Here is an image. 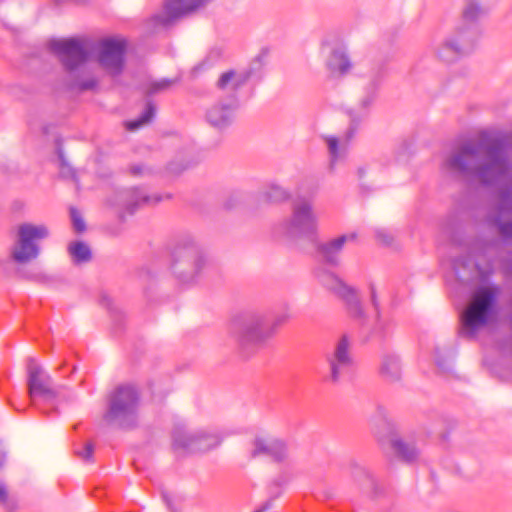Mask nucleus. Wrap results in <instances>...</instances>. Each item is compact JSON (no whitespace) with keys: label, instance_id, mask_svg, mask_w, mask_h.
<instances>
[{"label":"nucleus","instance_id":"1","mask_svg":"<svg viewBox=\"0 0 512 512\" xmlns=\"http://www.w3.org/2000/svg\"><path fill=\"white\" fill-rule=\"evenodd\" d=\"M505 149L506 142L501 137L466 142L445 160L444 166L452 173L492 186L511 169Z\"/></svg>","mask_w":512,"mask_h":512},{"label":"nucleus","instance_id":"2","mask_svg":"<svg viewBox=\"0 0 512 512\" xmlns=\"http://www.w3.org/2000/svg\"><path fill=\"white\" fill-rule=\"evenodd\" d=\"M318 281L328 290L332 291L345 303L346 309L350 317L357 321L363 333H368L367 339H374L384 342L389 339L394 331L395 322L389 315H384L381 311L380 303L374 284L369 285L370 299L375 312V321L371 329L365 326L367 316L363 310L359 300L357 290L347 285L335 273L326 269H319L316 273Z\"/></svg>","mask_w":512,"mask_h":512},{"label":"nucleus","instance_id":"3","mask_svg":"<svg viewBox=\"0 0 512 512\" xmlns=\"http://www.w3.org/2000/svg\"><path fill=\"white\" fill-rule=\"evenodd\" d=\"M286 319L285 314L276 315L272 311H244L233 318L230 331L243 356L250 357L265 346Z\"/></svg>","mask_w":512,"mask_h":512},{"label":"nucleus","instance_id":"4","mask_svg":"<svg viewBox=\"0 0 512 512\" xmlns=\"http://www.w3.org/2000/svg\"><path fill=\"white\" fill-rule=\"evenodd\" d=\"M482 15L484 10L478 1L467 0L461 24L438 49V57L445 62H453L471 53L480 37L479 19Z\"/></svg>","mask_w":512,"mask_h":512},{"label":"nucleus","instance_id":"5","mask_svg":"<svg viewBox=\"0 0 512 512\" xmlns=\"http://www.w3.org/2000/svg\"><path fill=\"white\" fill-rule=\"evenodd\" d=\"M382 82V73L373 75L364 88V94L359 101L357 108L347 110L349 126L342 136V143L336 136H325L324 139L330 154V168L333 169L336 163L343 157L349 144L358 134L361 124L368 118L372 104L374 103L378 89Z\"/></svg>","mask_w":512,"mask_h":512},{"label":"nucleus","instance_id":"6","mask_svg":"<svg viewBox=\"0 0 512 512\" xmlns=\"http://www.w3.org/2000/svg\"><path fill=\"white\" fill-rule=\"evenodd\" d=\"M207 265L208 259L203 248L191 234L183 233L176 238L171 251L170 269L179 283H195Z\"/></svg>","mask_w":512,"mask_h":512},{"label":"nucleus","instance_id":"7","mask_svg":"<svg viewBox=\"0 0 512 512\" xmlns=\"http://www.w3.org/2000/svg\"><path fill=\"white\" fill-rule=\"evenodd\" d=\"M499 293L500 288L494 283L476 288L471 305L461 314V337L474 338L477 331L490 321L497 312Z\"/></svg>","mask_w":512,"mask_h":512},{"label":"nucleus","instance_id":"8","mask_svg":"<svg viewBox=\"0 0 512 512\" xmlns=\"http://www.w3.org/2000/svg\"><path fill=\"white\" fill-rule=\"evenodd\" d=\"M140 402L139 390L131 384L118 386L111 394L104 419L108 424L122 429L136 425Z\"/></svg>","mask_w":512,"mask_h":512},{"label":"nucleus","instance_id":"9","mask_svg":"<svg viewBox=\"0 0 512 512\" xmlns=\"http://www.w3.org/2000/svg\"><path fill=\"white\" fill-rule=\"evenodd\" d=\"M282 233L291 240L308 239L316 242L318 237V217L313 210V203L307 198L293 200L290 217L280 225Z\"/></svg>","mask_w":512,"mask_h":512},{"label":"nucleus","instance_id":"10","mask_svg":"<svg viewBox=\"0 0 512 512\" xmlns=\"http://www.w3.org/2000/svg\"><path fill=\"white\" fill-rule=\"evenodd\" d=\"M159 194H149L143 187L117 189L108 199L110 206L116 209L119 218L124 221L128 215H133L144 206H151L162 201Z\"/></svg>","mask_w":512,"mask_h":512},{"label":"nucleus","instance_id":"11","mask_svg":"<svg viewBox=\"0 0 512 512\" xmlns=\"http://www.w3.org/2000/svg\"><path fill=\"white\" fill-rule=\"evenodd\" d=\"M48 236L49 230L45 225L21 224L18 228L17 245L11 252L13 260L23 264L36 259L40 254L39 241Z\"/></svg>","mask_w":512,"mask_h":512},{"label":"nucleus","instance_id":"12","mask_svg":"<svg viewBox=\"0 0 512 512\" xmlns=\"http://www.w3.org/2000/svg\"><path fill=\"white\" fill-rule=\"evenodd\" d=\"M325 359L329 366V372L325 376L326 382L338 384L350 376L353 368V357L347 335H342L337 340L333 350L326 353Z\"/></svg>","mask_w":512,"mask_h":512},{"label":"nucleus","instance_id":"13","mask_svg":"<svg viewBox=\"0 0 512 512\" xmlns=\"http://www.w3.org/2000/svg\"><path fill=\"white\" fill-rule=\"evenodd\" d=\"M67 72H73L85 64L90 56L84 43L78 38L51 39L47 43Z\"/></svg>","mask_w":512,"mask_h":512},{"label":"nucleus","instance_id":"14","mask_svg":"<svg viewBox=\"0 0 512 512\" xmlns=\"http://www.w3.org/2000/svg\"><path fill=\"white\" fill-rule=\"evenodd\" d=\"M173 449L187 453H204L220 444V439L215 435L203 432L189 433L183 427H176L172 433Z\"/></svg>","mask_w":512,"mask_h":512},{"label":"nucleus","instance_id":"15","mask_svg":"<svg viewBox=\"0 0 512 512\" xmlns=\"http://www.w3.org/2000/svg\"><path fill=\"white\" fill-rule=\"evenodd\" d=\"M28 372V393L32 400L37 398L53 403L56 399V392L53 389L50 375L34 360L29 359Z\"/></svg>","mask_w":512,"mask_h":512},{"label":"nucleus","instance_id":"16","mask_svg":"<svg viewBox=\"0 0 512 512\" xmlns=\"http://www.w3.org/2000/svg\"><path fill=\"white\" fill-rule=\"evenodd\" d=\"M126 41L113 37L105 38L99 43V64L112 75L122 73L125 64Z\"/></svg>","mask_w":512,"mask_h":512},{"label":"nucleus","instance_id":"17","mask_svg":"<svg viewBox=\"0 0 512 512\" xmlns=\"http://www.w3.org/2000/svg\"><path fill=\"white\" fill-rule=\"evenodd\" d=\"M238 99L233 96L227 101H219L207 108L206 122L218 131H224L232 126L236 119Z\"/></svg>","mask_w":512,"mask_h":512},{"label":"nucleus","instance_id":"18","mask_svg":"<svg viewBox=\"0 0 512 512\" xmlns=\"http://www.w3.org/2000/svg\"><path fill=\"white\" fill-rule=\"evenodd\" d=\"M252 445L253 448L250 451L252 458L267 456L275 462H282L287 458V446L280 439L270 436H257Z\"/></svg>","mask_w":512,"mask_h":512},{"label":"nucleus","instance_id":"19","mask_svg":"<svg viewBox=\"0 0 512 512\" xmlns=\"http://www.w3.org/2000/svg\"><path fill=\"white\" fill-rule=\"evenodd\" d=\"M207 0H167L163 15L155 16V20L163 26L170 25L179 19L206 4Z\"/></svg>","mask_w":512,"mask_h":512},{"label":"nucleus","instance_id":"20","mask_svg":"<svg viewBox=\"0 0 512 512\" xmlns=\"http://www.w3.org/2000/svg\"><path fill=\"white\" fill-rule=\"evenodd\" d=\"M355 233L350 235H340L326 242H317L315 244L316 253L319 259L326 265L338 267L340 265V255L345 243L354 240Z\"/></svg>","mask_w":512,"mask_h":512},{"label":"nucleus","instance_id":"21","mask_svg":"<svg viewBox=\"0 0 512 512\" xmlns=\"http://www.w3.org/2000/svg\"><path fill=\"white\" fill-rule=\"evenodd\" d=\"M380 375L388 382L394 383L401 379L402 363L395 353H386L381 358Z\"/></svg>","mask_w":512,"mask_h":512},{"label":"nucleus","instance_id":"22","mask_svg":"<svg viewBox=\"0 0 512 512\" xmlns=\"http://www.w3.org/2000/svg\"><path fill=\"white\" fill-rule=\"evenodd\" d=\"M390 445L398 458L406 463H414L420 455V449L414 441L392 438Z\"/></svg>","mask_w":512,"mask_h":512},{"label":"nucleus","instance_id":"23","mask_svg":"<svg viewBox=\"0 0 512 512\" xmlns=\"http://www.w3.org/2000/svg\"><path fill=\"white\" fill-rule=\"evenodd\" d=\"M268 57V49L263 48L260 53L251 61L249 67L241 71L243 76L241 81L259 82L265 75L266 60Z\"/></svg>","mask_w":512,"mask_h":512},{"label":"nucleus","instance_id":"24","mask_svg":"<svg viewBox=\"0 0 512 512\" xmlns=\"http://www.w3.org/2000/svg\"><path fill=\"white\" fill-rule=\"evenodd\" d=\"M351 66L352 64L345 47L339 46L332 50L327 61V67L332 73L344 75L350 70Z\"/></svg>","mask_w":512,"mask_h":512},{"label":"nucleus","instance_id":"25","mask_svg":"<svg viewBox=\"0 0 512 512\" xmlns=\"http://www.w3.org/2000/svg\"><path fill=\"white\" fill-rule=\"evenodd\" d=\"M102 307L106 308L112 320L115 332H120L124 328L125 317L123 312L113 303V300L106 293H102L99 299Z\"/></svg>","mask_w":512,"mask_h":512},{"label":"nucleus","instance_id":"26","mask_svg":"<svg viewBox=\"0 0 512 512\" xmlns=\"http://www.w3.org/2000/svg\"><path fill=\"white\" fill-rule=\"evenodd\" d=\"M68 253L75 265L88 263L92 259V251L88 244L76 240L68 245Z\"/></svg>","mask_w":512,"mask_h":512},{"label":"nucleus","instance_id":"27","mask_svg":"<svg viewBox=\"0 0 512 512\" xmlns=\"http://www.w3.org/2000/svg\"><path fill=\"white\" fill-rule=\"evenodd\" d=\"M242 76L243 74L241 71L236 72L233 69L228 70L220 75L217 81V87L221 90L237 91L244 84H246V81H240L242 80Z\"/></svg>","mask_w":512,"mask_h":512},{"label":"nucleus","instance_id":"28","mask_svg":"<svg viewBox=\"0 0 512 512\" xmlns=\"http://www.w3.org/2000/svg\"><path fill=\"white\" fill-rule=\"evenodd\" d=\"M499 202L496 206L500 214H512V184H501L498 188Z\"/></svg>","mask_w":512,"mask_h":512},{"label":"nucleus","instance_id":"29","mask_svg":"<svg viewBox=\"0 0 512 512\" xmlns=\"http://www.w3.org/2000/svg\"><path fill=\"white\" fill-rule=\"evenodd\" d=\"M156 108L152 101L146 103L144 111L136 118L126 122L127 130L134 131L140 128L142 125L147 124L155 117Z\"/></svg>","mask_w":512,"mask_h":512},{"label":"nucleus","instance_id":"30","mask_svg":"<svg viewBox=\"0 0 512 512\" xmlns=\"http://www.w3.org/2000/svg\"><path fill=\"white\" fill-rule=\"evenodd\" d=\"M289 193L281 186L272 184L260 194V199L266 203H278L286 200Z\"/></svg>","mask_w":512,"mask_h":512},{"label":"nucleus","instance_id":"31","mask_svg":"<svg viewBox=\"0 0 512 512\" xmlns=\"http://www.w3.org/2000/svg\"><path fill=\"white\" fill-rule=\"evenodd\" d=\"M350 469L352 476L357 480L360 481L361 478L365 480V482L370 486L374 487L376 482L372 474L369 472L367 468L364 466L358 464L356 461L352 460L350 462Z\"/></svg>","mask_w":512,"mask_h":512},{"label":"nucleus","instance_id":"32","mask_svg":"<svg viewBox=\"0 0 512 512\" xmlns=\"http://www.w3.org/2000/svg\"><path fill=\"white\" fill-rule=\"evenodd\" d=\"M503 215L498 213L494 217L493 222L504 239H512V219L510 221H503Z\"/></svg>","mask_w":512,"mask_h":512},{"label":"nucleus","instance_id":"33","mask_svg":"<svg viewBox=\"0 0 512 512\" xmlns=\"http://www.w3.org/2000/svg\"><path fill=\"white\" fill-rule=\"evenodd\" d=\"M435 363L438 369L444 373H449L453 370V361L450 358L442 356L439 349L435 350Z\"/></svg>","mask_w":512,"mask_h":512},{"label":"nucleus","instance_id":"34","mask_svg":"<svg viewBox=\"0 0 512 512\" xmlns=\"http://www.w3.org/2000/svg\"><path fill=\"white\" fill-rule=\"evenodd\" d=\"M70 217L73 228L76 232L82 233L86 230L85 221L82 218L81 213L75 207L70 208Z\"/></svg>","mask_w":512,"mask_h":512},{"label":"nucleus","instance_id":"35","mask_svg":"<svg viewBox=\"0 0 512 512\" xmlns=\"http://www.w3.org/2000/svg\"><path fill=\"white\" fill-rule=\"evenodd\" d=\"M175 80L169 79V78H163L158 81H153L150 83L148 94L153 95L160 91L168 89Z\"/></svg>","mask_w":512,"mask_h":512},{"label":"nucleus","instance_id":"36","mask_svg":"<svg viewBox=\"0 0 512 512\" xmlns=\"http://www.w3.org/2000/svg\"><path fill=\"white\" fill-rule=\"evenodd\" d=\"M244 195L241 192H234L229 195V197L224 202V209L233 210L240 206L243 202Z\"/></svg>","mask_w":512,"mask_h":512},{"label":"nucleus","instance_id":"37","mask_svg":"<svg viewBox=\"0 0 512 512\" xmlns=\"http://www.w3.org/2000/svg\"><path fill=\"white\" fill-rule=\"evenodd\" d=\"M469 258L466 256L454 257L451 261V267L456 277H460L459 267H466L469 265Z\"/></svg>","mask_w":512,"mask_h":512},{"label":"nucleus","instance_id":"38","mask_svg":"<svg viewBox=\"0 0 512 512\" xmlns=\"http://www.w3.org/2000/svg\"><path fill=\"white\" fill-rule=\"evenodd\" d=\"M94 446L92 443H86L81 451H77V455L84 461L89 462L93 458Z\"/></svg>","mask_w":512,"mask_h":512},{"label":"nucleus","instance_id":"39","mask_svg":"<svg viewBox=\"0 0 512 512\" xmlns=\"http://www.w3.org/2000/svg\"><path fill=\"white\" fill-rule=\"evenodd\" d=\"M161 497L170 512H178L175 506L176 498L171 493L163 491Z\"/></svg>","mask_w":512,"mask_h":512},{"label":"nucleus","instance_id":"40","mask_svg":"<svg viewBox=\"0 0 512 512\" xmlns=\"http://www.w3.org/2000/svg\"><path fill=\"white\" fill-rule=\"evenodd\" d=\"M97 85H98L97 80L91 78V79L80 81L77 86L81 91H86V90L95 89L97 87Z\"/></svg>","mask_w":512,"mask_h":512},{"label":"nucleus","instance_id":"41","mask_svg":"<svg viewBox=\"0 0 512 512\" xmlns=\"http://www.w3.org/2000/svg\"><path fill=\"white\" fill-rule=\"evenodd\" d=\"M377 239L384 245H390L392 243V236L385 230H378L376 232Z\"/></svg>","mask_w":512,"mask_h":512},{"label":"nucleus","instance_id":"42","mask_svg":"<svg viewBox=\"0 0 512 512\" xmlns=\"http://www.w3.org/2000/svg\"><path fill=\"white\" fill-rule=\"evenodd\" d=\"M147 170L148 169L142 164H136L130 167V173L134 176L143 175Z\"/></svg>","mask_w":512,"mask_h":512},{"label":"nucleus","instance_id":"43","mask_svg":"<svg viewBox=\"0 0 512 512\" xmlns=\"http://www.w3.org/2000/svg\"><path fill=\"white\" fill-rule=\"evenodd\" d=\"M277 497H271L269 500H267L265 503H263L258 509H256L254 512H266L268 511L273 504V500Z\"/></svg>","mask_w":512,"mask_h":512},{"label":"nucleus","instance_id":"44","mask_svg":"<svg viewBox=\"0 0 512 512\" xmlns=\"http://www.w3.org/2000/svg\"><path fill=\"white\" fill-rule=\"evenodd\" d=\"M210 64L208 63V59L204 60L203 62L199 63L193 68V75H197L200 71L205 70Z\"/></svg>","mask_w":512,"mask_h":512},{"label":"nucleus","instance_id":"45","mask_svg":"<svg viewBox=\"0 0 512 512\" xmlns=\"http://www.w3.org/2000/svg\"><path fill=\"white\" fill-rule=\"evenodd\" d=\"M57 155H58V158L60 160V163L62 166H65L67 163H66V159H65V156H64V152L62 150V148L58 145L57 146Z\"/></svg>","mask_w":512,"mask_h":512},{"label":"nucleus","instance_id":"46","mask_svg":"<svg viewBox=\"0 0 512 512\" xmlns=\"http://www.w3.org/2000/svg\"><path fill=\"white\" fill-rule=\"evenodd\" d=\"M6 460V450L4 445L0 442V467L3 466Z\"/></svg>","mask_w":512,"mask_h":512},{"label":"nucleus","instance_id":"47","mask_svg":"<svg viewBox=\"0 0 512 512\" xmlns=\"http://www.w3.org/2000/svg\"><path fill=\"white\" fill-rule=\"evenodd\" d=\"M273 484L278 486V487H280L283 484H285V479L283 477H278V478L273 480Z\"/></svg>","mask_w":512,"mask_h":512},{"label":"nucleus","instance_id":"48","mask_svg":"<svg viewBox=\"0 0 512 512\" xmlns=\"http://www.w3.org/2000/svg\"><path fill=\"white\" fill-rule=\"evenodd\" d=\"M358 174H359V177H363V176H364V174H365V169H364V168H362V167H360V168L358 169Z\"/></svg>","mask_w":512,"mask_h":512},{"label":"nucleus","instance_id":"49","mask_svg":"<svg viewBox=\"0 0 512 512\" xmlns=\"http://www.w3.org/2000/svg\"><path fill=\"white\" fill-rule=\"evenodd\" d=\"M213 54H216V57L220 55V52L218 50H212L210 51L209 57H211Z\"/></svg>","mask_w":512,"mask_h":512}]
</instances>
